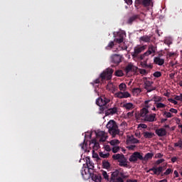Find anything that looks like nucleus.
Segmentation results:
<instances>
[{
    "mask_svg": "<svg viewBox=\"0 0 182 182\" xmlns=\"http://www.w3.org/2000/svg\"><path fill=\"white\" fill-rule=\"evenodd\" d=\"M96 137L97 139H94L90 141V149H93L92 151H95V150H99L100 144H99L98 141L100 143H104V141L107 139L106 133H105L103 131L96 132Z\"/></svg>",
    "mask_w": 182,
    "mask_h": 182,
    "instance_id": "obj_1",
    "label": "nucleus"
},
{
    "mask_svg": "<svg viewBox=\"0 0 182 182\" xmlns=\"http://www.w3.org/2000/svg\"><path fill=\"white\" fill-rule=\"evenodd\" d=\"M156 114H149V109L146 108H142L140 109V112L138 114H136L135 117H136V119L143 117L144 122H153L157 120V119H156Z\"/></svg>",
    "mask_w": 182,
    "mask_h": 182,
    "instance_id": "obj_2",
    "label": "nucleus"
},
{
    "mask_svg": "<svg viewBox=\"0 0 182 182\" xmlns=\"http://www.w3.org/2000/svg\"><path fill=\"white\" fill-rule=\"evenodd\" d=\"M107 129H108V132L112 137H116L117 134L120 133V129H119V127L117 124L114 122V120H110L107 124Z\"/></svg>",
    "mask_w": 182,
    "mask_h": 182,
    "instance_id": "obj_3",
    "label": "nucleus"
},
{
    "mask_svg": "<svg viewBox=\"0 0 182 182\" xmlns=\"http://www.w3.org/2000/svg\"><path fill=\"white\" fill-rule=\"evenodd\" d=\"M86 160V165H83V168L81 170V174L82 177L85 178V176H87V173H90V170H93L95 168V164L89 157L85 158Z\"/></svg>",
    "mask_w": 182,
    "mask_h": 182,
    "instance_id": "obj_4",
    "label": "nucleus"
},
{
    "mask_svg": "<svg viewBox=\"0 0 182 182\" xmlns=\"http://www.w3.org/2000/svg\"><path fill=\"white\" fill-rule=\"evenodd\" d=\"M114 160H117L120 167H127V159L124 157L123 154H117L112 156Z\"/></svg>",
    "mask_w": 182,
    "mask_h": 182,
    "instance_id": "obj_5",
    "label": "nucleus"
},
{
    "mask_svg": "<svg viewBox=\"0 0 182 182\" xmlns=\"http://www.w3.org/2000/svg\"><path fill=\"white\" fill-rule=\"evenodd\" d=\"M113 69L112 68H107L106 70L103 71L100 74V77L102 78V80H105L107 79V80H110L112 79V75H113Z\"/></svg>",
    "mask_w": 182,
    "mask_h": 182,
    "instance_id": "obj_6",
    "label": "nucleus"
},
{
    "mask_svg": "<svg viewBox=\"0 0 182 182\" xmlns=\"http://www.w3.org/2000/svg\"><path fill=\"white\" fill-rule=\"evenodd\" d=\"M141 159H143V154L139 151L134 152L129 159L131 163H136L138 160L141 161Z\"/></svg>",
    "mask_w": 182,
    "mask_h": 182,
    "instance_id": "obj_7",
    "label": "nucleus"
},
{
    "mask_svg": "<svg viewBox=\"0 0 182 182\" xmlns=\"http://www.w3.org/2000/svg\"><path fill=\"white\" fill-rule=\"evenodd\" d=\"M153 81H144V89H145L148 93H150V92H153V90H156V87H153Z\"/></svg>",
    "mask_w": 182,
    "mask_h": 182,
    "instance_id": "obj_8",
    "label": "nucleus"
},
{
    "mask_svg": "<svg viewBox=\"0 0 182 182\" xmlns=\"http://www.w3.org/2000/svg\"><path fill=\"white\" fill-rule=\"evenodd\" d=\"M146 49V47L144 46H140V47H135L134 49V52L132 53V58H136L140 59L139 57V55L144 50Z\"/></svg>",
    "mask_w": 182,
    "mask_h": 182,
    "instance_id": "obj_9",
    "label": "nucleus"
},
{
    "mask_svg": "<svg viewBox=\"0 0 182 182\" xmlns=\"http://www.w3.org/2000/svg\"><path fill=\"white\" fill-rule=\"evenodd\" d=\"M164 168L163 166H159L158 168L156 167H152L151 168H149L148 171H146V173H150V171H153V173H151V174L153 176L154 174H155L156 176H160V174H161V173H163L164 171Z\"/></svg>",
    "mask_w": 182,
    "mask_h": 182,
    "instance_id": "obj_10",
    "label": "nucleus"
},
{
    "mask_svg": "<svg viewBox=\"0 0 182 182\" xmlns=\"http://www.w3.org/2000/svg\"><path fill=\"white\" fill-rule=\"evenodd\" d=\"M118 174L119 172L117 171L112 172L109 182H124V180L122 178H117Z\"/></svg>",
    "mask_w": 182,
    "mask_h": 182,
    "instance_id": "obj_11",
    "label": "nucleus"
},
{
    "mask_svg": "<svg viewBox=\"0 0 182 182\" xmlns=\"http://www.w3.org/2000/svg\"><path fill=\"white\" fill-rule=\"evenodd\" d=\"M87 175H88V178H92V181L102 182V175L99 173H92V172H89Z\"/></svg>",
    "mask_w": 182,
    "mask_h": 182,
    "instance_id": "obj_12",
    "label": "nucleus"
},
{
    "mask_svg": "<svg viewBox=\"0 0 182 182\" xmlns=\"http://www.w3.org/2000/svg\"><path fill=\"white\" fill-rule=\"evenodd\" d=\"M109 102H110L109 99L102 96L96 100V105H97V106H106Z\"/></svg>",
    "mask_w": 182,
    "mask_h": 182,
    "instance_id": "obj_13",
    "label": "nucleus"
},
{
    "mask_svg": "<svg viewBox=\"0 0 182 182\" xmlns=\"http://www.w3.org/2000/svg\"><path fill=\"white\" fill-rule=\"evenodd\" d=\"M115 96L119 99H127V97H130L132 95L129 92H118L115 94Z\"/></svg>",
    "mask_w": 182,
    "mask_h": 182,
    "instance_id": "obj_14",
    "label": "nucleus"
},
{
    "mask_svg": "<svg viewBox=\"0 0 182 182\" xmlns=\"http://www.w3.org/2000/svg\"><path fill=\"white\" fill-rule=\"evenodd\" d=\"M151 0H135L136 6L139 5H143V6H150Z\"/></svg>",
    "mask_w": 182,
    "mask_h": 182,
    "instance_id": "obj_15",
    "label": "nucleus"
},
{
    "mask_svg": "<svg viewBox=\"0 0 182 182\" xmlns=\"http://www.w3.org/2000/svg\"><path fill=\"white\" fill-rule=\"evenodd\" d=\"M111 62L115 63V65H119L122 62V55L114 54L111 56Z\"/></svg>",
    "mask_w": 182,
    "mask_h": 182,
    "instance_id": "obj_16",
    "label": "nucleus"
},
{
    "mask_svg": "<svg viewBox=\"0 0 182 182\" xmlns=\"http://www.w3.org/2000/svg\"><path fill=\"white\" fill-rule=\"evenodd\" d=\"M155 133L159 137H164V136H167V131L164 128L156 129Z\"/></svg>",
    "mask_w": 182,
    "mask_h": 182,
    "instance_id": "obj_17",
    "label": "nucleus"
},
{
    "mask_svg": "<svg viewBox=\"0 0 182 182\" xmlns=\"http://www.w3.org/2000/svg\"><path fill=\"white\" fill-rule=\"evenodd\" d=\"M124 41V33L119 32L117 33V38L114 39V42L117 43H122Z\"/></svg>",
    "mask_w": 182,
    "mask_h": 182,
    "instance_id": "obj_18",
    "label": "nucleus"
},
{
    "mask_svg": "<svg viewBox=\"0 0 182 182\" xmlns=\"http://www.w3.org/2000/svg\"><path fill=\"white\" fill-rule=\"evenodd\" d=\"M154 156V154H153V153H147L145 154L144 157L142 155L141 161H142L143 164H146V163L147 161H149V160H151V159H153Z\"/></svg>",
    "mask_w": 182,
    "mask_h": 182,
    "instance_id": "obj_19",
    "label": "nucleus"
},
{
    "mask_svg": "<svg viewBox=\"0 0 182 182\" xmlns=\"http://www.w3.org/2000/svg\"><path fill=\"white\" fill-rule=\"evenodd\" d=\"M117 113V107H114L113 108H109L107 111H105L106 116H113V114H116Z\"/></svg>",
    "mask_w": 182,
    "mask_h": 182,
    "instance_id": "obj_20",
    "label": "nucleus"
},
{
    "mask_svg": "<svg viewBox=\"0 0 182 182\" xmlns=\"http://www.w3.org/2000/svg\"><path fill=\"white\" fill-rule=\"evenodd\" d=\"M139 18H140L139 15H133L132 16L129 17L127 23H128V25H132L133 22H136Z\"/></svg>",
    "mask_w": 182,
    "mask_h": 182,
    "instance_id": "obj_21",
    "label": "nucleus"
},
{
    "mask_svg": "<svg viewBox=\"0 0 182 182\" xmlns=\"http://www.w3.org/2000/svg\"><path fill=\"white\" fill-rule=\"evenodd\" d=\"M154 63L155 65H159V66H163V65H164V59L160 57H154Z\"/></svg>",
    "mask_w": 182,
    "mask_h": 182,
    "instance_id": "obj_22",
    "label": "nucleus"
},
{
    "mask_svg": "<svg viewBox=\"0 0 182 182\" xmlns=\"http://www.w3.org/2000/svg\"><path fill=\"white\" fill-rule=\"evenodd\" d=\"M114 171L118 172L117 178H122V180H124V178H127L128 177L127 176L124 175V171H123L122 168L116 169Z\"/></svg>",
    "mask_w": 182,
    "mask_h": 182,
    "instance_id": "obj_23",
    "label": "nucleus"
},
{
    "mask_svg": "<svg viewBox=\"0 0 182 182\" xmlns=\"http://www.w3.org/2000/svg\"><path fill=\"white\" fill-rule=\"evenodd\" d=\"M150 41H151V36H150L145 35L139 38L140 42H145L146 43H149Z\"/></svg>",
    "mask_w": 182,
    "mask_h": 182,
    "instance_id": "obj_24",
    "label": "nucleus"
},
{
    "mask_svg": "<svg viewBox=\"0 0 182 182\" xmlns=\"http://www.w3.org/2000/svg\"><path fill=\"white\" fill-rule=\"evenodd\" d=\"M122 107H124L126 110H133V109L136 107V106L131 102L124 104Z\"/></svg>",
    "mask_w": 182,
    "mask_h": 182,
    "instance_id": "obj_25",
    "label": "nucleus"
},
{
    "mask_svg": "<svg viewBox=\"0 0 182 182\" xmlns=\"http://www.w3.org/2000/svg\"><path fill=\"white\" fill-rule=\"evenodd\" d=\"M144 139H153L156 134L153 132H145L143 133Z\"/></svg>",
    "mask_w": 182,
    "mask_h": 182,
    "instance_id": "obj_26",
    "label": "nucleus"
},
{
    "mask_svg": "<svg viewBox=\"0 0 182 182\" xmlns=\"http://www.w3.org/2000/svg\"><path fill=\"white\" fill-rule=\"evenodd\" d=\"M102 167L103 168L109 170V168H110V163L108 161L104 159L102 161Z\"/></svg>",
    "mask_w": 182,
    "mask_h": 182,
    "instance_id": "obj_27",
    "label": "nucleus"
},
{
    "mask_svg": "<svg viewBox=\"0 0 182 182\" xmlns=\"http://www.w3.org/2000/svg\"><path fill=\"white\" fill-rule=\"evenodd\" d=\"M151 53H153L148 48V50L146 52L139 56L140 60H143L145 56H149V55H151Z\"/></svg>",
    "mask_w": 182,
    "mask_h": 182,
    "instance_id": "obj_28",
    "label": "nucleus"
},
{
    "mask_svg": "<svg viewBox=\"0 0 182 182\" xmlns=\"http://www.w3.org/2000/svg\"><path fill=\"white\" fill-rule=\"evenodd\" d=\"M151 102H155V103H159V102H161V100H163V98H161V97L157 96V95H154L151 100H150Z\"/></svg>",
    "mask_w": 182,
    "mask_h": 182,
    "instance_id": "obj_29",
    "label": "nucleus"
},
{
    "mask_svg": "<svg viewBox=\"0 0 182 182\" xmlns=\"http://www.w3.org/2000/svg\"><path fill=\"white\" fill-rule=\"evenodd\" d=\"M133 70V65L129 64L125 67L124 72L126 73H129V72H132Z\"/></svg>",
    "mask_w": 182,
    "mask_h": 182,
    "instance_id": "obj_30",
    "label": "nucleus"
},
{
    "mask_svg": "<svg viewBox=\"0 0 182 182\" xmlns=\"http://www.w3.org/2000/svg\"><path fill=\"white\" fill-rule=\"evenodd\" d=\"M102 177H104L105 180L110 182V178H109V174H107V172L106 171H102Z\"/></svg>",
    "mask_w": 182,
    "mask_h": 182,
    "instance_id": "obj_31",
    "label": "nucleus"
},
{
    "mask_svg": "<svg viewBox=\"0 0 182 182\" xmlns=\"http://www.w3.org/2000/svg\"><path fill=\"white\" fill-rule=\"evenodd\" d=\"M119 89L121 92H126L127 85L122 82L119 85Z\"/></svg>",
    "mask_w": 182,
    "mask_h": 182,
    "instance_id": "obj_32",
    "label": "nucleus"
},
{
    "mask_svg": "<svg viewBox=\"0 0 182 182\" xmlns=\"http://www.w3.org/2000/svg\"><path fill=\"white\" fill-rule=\"evenodd\" d=\"M132 93L133 95H140L141 93V89L139 87L133 88L132 89Z\"/></svg>",
    "mask_w": 182,
    "mask_h": 182,
    "instance_id": "obj_33",
    "label": "nucleus"
},
{
    "mask_svg": "<svg viewBox=\"0 0 182 182\" xmlns=\"http://www.w3.org/2000/svg\"><path fill=\"white\" fill-rule=\"evenodd\" d=\"M109 144H111V146H118V144H120V141H119L118 139H112L109 141Z\"/></svg>",
    "mask_w": 182,
    "mask_h": 182,
    "instance_id": "obj_34",
    "label": "nucleus"
},
{
    "mask_svg": "<svg viewBox=\"0 0 182 182\" xmlns=\"http://www.w3.org/2000/svg\"><path fill=\"white\" fill-rule=\"evenodd\" d=\"M113 46H114V41H110L108 45L105 47V49L107 50H110L111 49L113 48Z\"/></svg>",
    "mask_w": 182,
    "mask_h": 182,
    "instance_id": "obj_35",
    "label": "nucleus"
},
{
    "mask_svg": "<svg viewBox=\"0 0 182 182\" xmlns=\"http://www.w3.org/2000/svg\"><path fill=\"white\" fill-rule=\"evenodd\" d=\"M148 49L152 52V53H156V50H157V47L153 46V45H149L148 47Z\"/></svg>",
    "mask_w": 182,
    "mask_h": 182,
    "instance_id": "obj_36",
    "label": "nucleus"
},
{
    "mask_svg": "<svg viewBox=\"0 0 182 182\" xmlns=\"http://www.w3.org/2000/svg\"><path fill=\"white\" fill-rule=\"evenodd\" d=\"M155 105L157 109H164V107H166V105L161 102H157V103H155Z\"/></svg>",
    "mask_w": 182,
    "mask_h": 182,
    "instance_id": "obj_37",
    "label": "nucleus"
},
{
    "mask_svg": "<svg viewBox=\"0 0 182 182\" xmlns=\"http://www.w3.org/2000/svg\"><path fill=\"white\" fill-rule=\"evenodd\" d=\"M99 154L100 157H102V159H107V157L110 156V154L109 153L105 154L103 152H100Z\"/></svg>",
    "mask_w": 182,
    "mask_h": 182,
    "instance_id": "obj_38",
    "label": "nucleus"
},
{
    "mask_svg": "<svg viewBox=\"0 0 182 182\" xmlns=\"http://www.w3.org/2000/svg\"><path fill=\"white\" fill-rule=\"evenodd\" d=\"M129 141H131V143H132V144H137V143H139V139H137L136 138H130Z\"/></svg>",
    "mask_w": 182,
    "mask_h": 182,
    "instance_id": "obj_39",
    "label": "nucleus"
},
{
    "mask_svg": "<svg viewBox=\"0 0 182 182\" xmlns=\"http://www.w3.org/2000/svg\"><path fill=\"white\" fill-rule=\"evenodd\" d=\"M150 102H151V100H146L144 102V107H143V109H149V107H150V105H149V103H150Z\"/></svg>",
    "mask_w": 182,
    "mask_h": 182,
    "instance_id": "obj_40",
    "label": "nucleus"
},
{
    "mask_svg": "<svg viewBox=\"0 0 182 182\" xmlns=\"http://www.w3.org/2000/svg\"><path fill=\"white\" fill-rule=\"evenodd\" d=\"M164 116H166L167 119H170V117H173V114H171V112H164Z\"/></svg>",
    "mask_w": 182,
    "mask_h": 182,
    "instance_id": "obj_41",
    "label": "nucleus"
},
{
    "mask_svg": "<svg viewBox=\"0 0 182 182\" xmlns=\"http://www.w3.org/2000/svg\"><path fill=\"white\" fill-rule=\"evenodd\" d=\"M107 89H108L109 90H112V89H114V85H113V83L109 82L107 85Z\"/></svg>",
    "mask_w": 182,
    "mask_h": 182,
    "instance_id": "obj_42",
    "label": "nucleus"
},
{
    "mask_svg": "<svg viewBox=\"0 0 182 182\" xmlns=\"http://www.w3.org/2000/svg\"><path fill=\"white\" fill-rule=\"evenodd\" d=\"M115 75L118 76L119 77H122V76H123V71H122V70H117L115 72Z\"/></svg>",
    "mask_w": 182,
    "mask_h": 182,
    "instance_id": "obj_43",
    "label": "nucleus"
},
{
    "mask_svg": "<svg viewBox=\"0 0 182 182\" xmlns=\"http://www.w3.org/2000/svg\"><path fill=\"white\" fill-rule=\"evenodd\" d=\"M153 76H154V77H161V72H160V71H156V72H155V73L153 74Z\"/></svg>",
    "mask_w": 182,
    "mask_h": 182,
    "instance_id": "obj_44",
    "label": "nucleus"
},
{
    "mask_svg": "<svg viewBox=\"0 0 182 182\" xmlns=\"http://www.w3.org/2000/svg\"><path fill=\"white\" fill-rule=\"evenodd\" d=\"M171 173H173L172 168H168L166 171L164 173V176H168Z\"/></svg>",
    "mask_w": 182,
    "mask_h": 182,
    "instance_id": "obj_45",
    "label": "nucleus"
},
{
    "mask_svg": "<svg viewBox=\"0 0 182 182\" xmlns=\"http://www.w3.org/2000/svg\"><path fill=\"white\" fill-rule=\"evenodd\" d=\"M175 147H180L182 149V141L179 140L177 143L174 144Z\"/></svg>",
    "mask_w": 182,
    "mask_h": 182,
    "instance_id": "obj_46",
    "label": "nucleus"
},
{
    "mask_svg": "<svg viewBox=\"0 0 182 182\" xmlns=\"http://www.w3.org/2000/svg\"><path fill=\"white\" fill-rule=\"evenodd\" d=\"M139 73L141 75H144L146 76V75H147V70H146L145 69H139Z\"/></svg>",
    "mask_w": 182,
    "mask_h": 182,
    "instance_id": "obj_47",
    "label": "nucleus"
},
{
    "mask_svg": "<svg viewBox=\"0 0 182 182\" xmlns=\"http://www.w3.org/2000/svg\"><path fill=\"white\" fill-rule=\"evenodd\" d=\"M175 100H178L179 102H182V94L180 95H176L174 97Z\"/></svg>",
    "mask_w": 182,
    "mask_h": 182,
    "instance_id": "obj_48",
    "label": "nucleus"
},
{
    "mask_svg": "<svg viewBox=\"0 0 182 182\" xmlns=\"http://www.w3.org/2000/svg\"><path fill=\"white\" fill-rule=\"evenodd\" d=\"M119 150H120V147L115 146L112 148V153H117Z\"/></svg>",
    "mask_w": 182,
    "mask_h": 182,
    "instance_id": "obj_49",
    "label": "nucleus"
},
{
    "mask_svg": "<svg viewBox=\"0 0 182 182\" xmlns=\"http://www.w3.org/2000/svg\"><path fill=\"white\" fill-rule=\"evenodd\" d=\"M161 163H164V159H161L157 160L155 162V164H156V166H159V164H161Z\"/></svg>",
    "mask_w": 182,
    "mask_h": 182,
    "instance_id": "obj_50",
    "label": "nucleus"
},
{
    "mask_svg": "<svg viewBox=\"0 0 182 182\" xmlns=\"http://www.w3.org/2000/svg\"><path fill=\"white\" fill-rule=\"evenodd\" d=\"M106 109H107V106H106V105L100 106V112H105V110H106Z\"/></svg>",
    "mask_w": 182,
    "mask_h": 182,
    "instance_id": "obj_51",
    "label": "nucleus"
},
{
    "mask_svg": "<svg viewBox=\"0 0 182 182\" xmlns=\"http://www.w3.org/2000/svg\"><path fill=\"white\" fill-rule=\"evenodd\" d=\"M168 102H170V103H173V105H177V100L173 99V98H169Z\"/></svg>",
    "mask_w": 182,
    "mask_h": 182,
    "instance_id": "obj_52",
    "label": "nucleus"
},
{
    "mask_svg": "<svg viewBox=\"0 0 182 182\" xmlns=\"http://www.w3.org/2000/svg\"><path fill=\"white\" fill-rule=\"evenodd\" d=\"M163 157V154L161 153L156 154L155 159H161Z\"/></svg>",
    "mask_w": 182,
    "mask_h": 182,
    "instance_id": "obj_53",
    "label": "nucleus"
},
{
    "mask_svg": "<svg viewBox=\"0 0 182 182\" xmlns=\"http://www.w3.org/2000/svg\"><path fill=\"white\" fill-rule=\"evenodd\" d=\"M139 127L141 129H147V125L146 124H139Z\"/></svg>",
    "mask_w": 182,
    "mask_h": 182,
    "instance_id": "obj_54",
    "label": "nucleus"
},
{
    "mask_svg": "<svg viewBox=\"0 0 182 182\" xmlns=\"http://www.w3.org/2000/svg\"><path fill=\"white\" fill-rule=\"evenodd\" d=\"M141 68H145V69H147V63L146 62H145V63H141Z\"/></svg>",
    "mask_w": 182,
    "mask_h": 182,
    "instance_id": "obj_55",
    "label": "nucleus"
},
{
    "mask_svg": "<svg viewBox=\"0 0 182 182\" xmlns=\"http://www.w3.org/2000/svg\"><path fill=\"white\" fill-rule=\"evenodd\" d=\"M169 112H171V113H175V114H176V113H177V109H174V108H171L170 109H169Z\"/></svg>",
    "mask_w": 182,
    "mask_h": 182,
    "instance_id": "obj_56",
    "label": "nucleus"
},
{
    "mask_svg": "<svg viewBox=\"0 0 182 182\" xmlns=\"http://www.w3.org/2000/svg\"><path fill=\"white\" fill-rule=\"evenodd\" d=\"M85 141H86V139H84V142L80 144V146L81 149H82V150H85V146H86V144H85Z\"/></svg>",
    "mask_w": 182,
    "mask_h": 182,
    "instance_id": "obj_57",
    "label": "nucleus"
},
{
    "mask_svg": "<svg viewBox=\"0 0 182 182\" xmlns=\"http://www.w3.org/2000/svg\"><path fill=\"white\" fill-rule=\"evenodd\" d=\"M134 113V111L128 112V113H127L128 117H133Z\"/></svg>",
    "mask_w": 182,
    "mask_h": 182,
    "instance_id": "obj_58",
    "label": "nucleus"
},
{
    "mask_svg": "<svg viewBox=\"0 0 182 182\" xmlns=\"http://www.w3.org/2000/svg\"><path fill=\"white\" fill-rule=\"evenodd\" d=\"M124 1L126 4H127V5H132V4H133V1L132 0H124Z\"/></svg>",
    "mask_w": 182,
    "mask_h": 182,
    "instance_id": "obj_59",
    "label": "nucleus"
},
{
    "mask_svg": "<svg viewBox=\"0 0 182 182\" xmlns=\"http://www.w3.org/2000/svg\"><path fill=\"white\" fill-rule=\"evenodd\" d=\"M171 161H172V163H176V161H177V157H176V156L172 157Z\"/></svg>",
    "mask_w": 182,
    "mask_h": 182,
    "instance_id": "obj_60",
    "label": "nucleus"
},
{
    "mask_svg": "<svg viewBox=\"0 0 182 182\" xmlns=\"http://www.w3.org/2000/svg\"><path fill=\"white\" fill-rule=\"evenodd\" d=\"M173 174L175 175V177H179V175H178V171H173Z\"/></svg>",
    "mask_w": 182,
    "mask_h": 182,
    "instance_id": "obj_61",
    "label": "nucleus"
},
{
    "mask_svg": "<svg viewBox=\"0 0 182 182\" xmlns=\"http://www.w3.org/2000/svg\"><path fill=\"white\" fill-rule=\"evenodd\" d=\"M175 73H171L170 75H169V77L171 78V79H174V76H175Z\"/></svg>",
    "mask_w": 182,
    "mask_h": 182,
    "instance_id": "obj_62",
    "label": "nucleus"
},
{
    "mask_svg": "<svg viewBox=\"0 0 182 182\" xmlns=\"http://www.w3.org/2000/svg\"><path fill=\"white\" fill-rule=\"evenodd\" d=\"M94 83L97 84V83H100V79L97 78L95 81Z\"/></svg>",
    "mask_w": 182,
    "mask_h": 182,
    "instance_id": "obj_63",
    "label": "nucleus"
},
{
    "mask_svg": "<svg viewBox=\"0 0 182 182\" xmlns=\"http://www.w3.org/2000/svg\"><path fill=\"white\" fill-rule=\"evenodd\" d=\"M127 182H137V180H132V179H129V180H127Z\"/></svg>",
    "mask_w": 182,
    "mask_h": 182,
    "instance_id": "obj_64",
    "label": "nucleus"
}]
</instances>
